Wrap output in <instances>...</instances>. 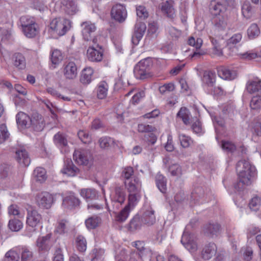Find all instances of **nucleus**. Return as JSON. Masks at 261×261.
Here are the masks:
<instances>
[{"label":"nucleus","mask_w":261,"mask_h":261,"mask_svg":"<svg viewBox=\"0 0 261 261\" xmlns=\"http://www.w3.org/2000/svg\"><path fill=\"white\" fill-rule=\"evenodd\" d=\"M239 181L236 185L235 189L242 190L245 186L250 185L256 175L255 167L247 160L239 161L236 165Z\"/></svg>","instance_id":"1"},{"label":"nucleus","mask_w":261,"mask_h":261,"mask_svg":"<svg viewBox=\"0 0 261 261\" xmlns=\"http://www.w3.org/2000/svg\"><path fill=\"white\" fill-rule=\"evenodd\" d=\"M239 181L236 185L235 189L242 190L245 186L250 185L256 175L255 167L247 160L239 161L236 165Z\"/></svg>","instance_id":"2"},{"label":"nucleus","mask_w":261,"mask_h":261,"mask_svg":"<svg viewBox=\"0 0 261 261\" xmlns=\"http://www.w3.org/2000/svg\"><path fill=\"white\" fill-rule=\"evenodd\" d=\"M153 62L151 58L142 60L135 66L134 73L137 79L145 80L152 76L151 69Z\"/></svg>","instance_id":"3"},{"label":"nucleus","mask_w":261,"mask_h":261,"mask_svg":"<svg viewBox=\"0 0 261 261\" xmlns=\"http://www.w3.org/2000/svg\"><path fill=\"white\" fill-rule=\"evenodd\" d=\"M71 22L69 20L59 17L51 20L49 24V29L53 34L61 36L69 30Z\"/></svg>","instance_id":"4"},{"label":"nucleus","mask_w":261,"mask_h":261,"mask_svg":"<svg viewBox=\"0 0 261 261\" xmlns=\"http://www.w3.org/2000/svg\"><path fill=\"white\" fill-rule=\"evenodd\" d=\"M51 233H48L37 238L36 241V246L39 253H47L49 251L54 244L51 240Z\"/></svg>","instance_id":"5"},{"label":"nucleus","mask_w":261,"mask_h":261,"mask_svg":"<svg viewBox=\"0 0 261 261\" xmlns=\"http://www.w3.org/2000/svg\"><path fill=\"white\" fill-rule=\"evenodd\" d=\"M73 158L79 165L87 166L92 160V155L89 149H79L75 150Z\"/></svg>","instance_id":"6"},{"label":"nucleus","mask_w":261,"mask_h":261,"mask_svg":"<svg viewBox=\"0 0 261 261\" xmlns=\"http://www.w3.org/2000/svg\"><path fill=\"white\" fill-rule=\"evenodd\" d=\"M104 48L101 45L90 46L87 50V57L89 61L99 62L103 57Z\"/></svg>","instance_id":"7"},{"label":"nucleus","mask_w":261,"mask_h":261,"mask_svg":"<svg viewBox=\"0 0 261 261\" xmlns=\"http://www.w3.org/2000/svg\"><path fill=\"white\" fill-rule=\"evenodd\" d=\"M228 2L227 0H213L211 1L210 5V10L212 15L217 16L218 15H226Z\"/></svg>","instance_id":"8"},{"label":"nucleus","mask_w":261,"mask_h":261,"mask_svg":"<svg viewBox=\"0 0 261 261\" xmlns=\"http://www.w3.org/2000/svg\"><path fill=\"white\" fill-rule=\"evenodd\" d=\"M36 202L41 208L48 209L54 203V196L47 192L38 193L36 196Z\"/></svg>","instance_id":"9"},{"label":"nucleus","mask_w":261,"mask_h":261,"mask_svg":"<svg viewBox=\"0 0 261 261\" xmlns=\"http://www.w3.org/2000/svg\"><path fill=\"white\" fill-rule=\"evenodd\" d=\"M181 243L190 252H194L197 249L195 236L187 231L184 232L181 239Z\"/></svg>","instance_id":"10"},{"label":"nucleus","mask_w":261,"mask_h":261,"mask_svg":"<svg viewBox=\"0 0 261 261\" xmlns=\"http://www.w3.org/2000/svg\"><path fill=\"white\" fill-rule=\"evenodd\" d=\"M111 15L114 19L119 22H123L127 17V11L125 7L120 4L114 5L111 9Z\"/></svg>","instance_id":"11"},{"label":"nucleus","mask_w":261,"mask_h":261,"mask_svg":"<svg viewBox=\"0 0 261 261\" xmlns=\"http://www.w3.org/2000/svg\"><path fill=\"white\" fill-rule=\"evenodd\" d=\"M125 193L121 187H116L112 196L111 201L113 206L117 210L119 206L124 203L125 199Z\"/></svg>","instance_id":"12"},{"label":"nucleus","mask_w":261,"mask_h":261,"mask_svg":"<svg viewBox=\"0 0 261 261\" xmlns=\"http://www.w3.org/2000/svg\"><path fill=\"white\" fill-rule=\"evenodd\" d=\"M44 126V120L42 116L37 112L33 113L30 119V127L35 131L41 132Z\"/></svg>","instance_id":"13"},{"label":"nucleus","mask_w":261,"mask_h":261,"mask_svg":"<svg viewBox=\"0 0 261 261\" xmlns=\"http://www.w3.org/2000/svg\"><path fill=\"white\" fill-rule=\"evenodd\" d=\"M63 73L66 79L73 80L77 74V68L73 62H65L63 66Z\"/></svg>","instance_id":"14"},{"label":"nucleus","mask_w":261,"mask_h":261,"mask_svg":"<svg viewBox=\"0 0 261 261\" xmlns=\"http://www.w3.org/2000/svg\"><path fill=\"white\" fill-rule=\"evenodd\" d=\"M146 30V26L144 22L138 21L135 25L134 33L132 37V42L133 44L137 45L142 39Z\"/></svg>","instance_id":"15"},{"label":"nucleus","mask_w":261,"mask_h":261,"mask_svg":"<svg viewBox=\"0 0 261 261\" xmlns=\"http://www.w3.org/2000/svg\"><path fill=\"white\" fill-rule=\"evenodd\" d=\"M55 144L60 148L61 151L65 154L69 152L68 142L64 134L60 132L55 135L54 137Z\"/></svg>","instance_id":"16"},{"label":"nucleus","mask_w":261,"mask_h":261,"mask_svg":"<svg viewBox=\"0 0 261 261\" xmlns=\"http://www.w3.org/2000/svg\"><path fill=\"white\" fill-rule=\"evenodd\" d=\"M124 184L129 193H140L142 184L137 176H133L130 180L124 181Z\"/></svg>","instance_id":"17"},{"label":"nucleus","mask_w":261,"mask_h":261,"mask_svg":"<svg viewBox=\"0 0 261 261\" xmlns=\"http://www.w3.org/2000/svg\"><path fill=\"white\" fill-rule=\"evenodd\" d=\"M215 31L223 32L228 27V18L227 14L218 15L213 20Z\"/></svg>","instance_id":"18"},{"label":"nucleus","mask_w":261,"mask_h":261,"mask_svg":"<svg viewBox=\"0 0 261 261\" xmlns=\"http://www.w3.org/2000/svg\"><path fill=\"white\" fill-rule=\"evenodd\" d=\"M80 171V169L69 159H67L64 161L63 167L61 170L63 174L72 177L78 175Z\"/></svg>","instance_id":"19"},{"label":"nucleus","mask_w":261,"mask_h":261,"mask_svg":"<svg viewBox=\"0 0 261 261\" xmlns=\"http://www.w3.org/2000/svg\"><path fill=\"white\" fill-rule=\"evenodd\" d=\"M41 215L35 210L28 211L27 219V224L34 228L41 223Z\"/></svg>","instance_id":"20"},{"label":"nucleus","mask_w":261,"mask_h":261,"mask_svg":"<svg viewBox=\"0 0 261 261\" xmlns=\"http://www.w3.org/2000/svg\"><path fill=\"white\" fill-rule=\"evenodd\" d=\"M217 247L213 242L206 244L201 251V256L205 260H209L216 255Z\"/></svg>","instance_id":"21"},{"label":"nucleus","mask_w":261,"mask_h":261,"mask_svg":"<svg viewBox=\"0 0 261 261\" xmlns=\"http://www.w3.org/2000/svg\"><path fill=\"white\" fill-rule=\"evenodd\" d=\"M60 2L62 10L68 15H74L78 11L74 0H60Z\"/></svg>","instance_id":"22"},{"label":"nucleus","mask_w":261,"mask_h":261,"mask_svg":"<svg viewBox=\"0 0 261 261\" xmlns=\"http://www.w3.org/2000/svg\"><path fill=\"white\" fill-rule=\"evenodd\" d=\"M246 89L251 94L261 95V80L256 77L249 80L246 84Z\"/></svg>","instance_id":"23"},{"label":"nucleus","mask_w":261,"mask_h":261,"mask_svg":"<svg viewBox=\"0 0 261 261\" xmlns=\"http://www.w3.org/2000/svg\"><path fill=\"white\" fill-rule=\"evenodd\" d=\"M81 26L83 28L82 32L84 39L86 41L90 40L91 34L96 29L95 24L90 21H85L81 24Z\"/></svg>","instance_id":"24"},{"label":"nucleus","mask_w":261,"mask_h":261,"mask_svg":"<svg viewBox=\"0 0 261 261\" xmlns=\"http://www.w3.org/2000/svg\"><path fill=\"white\" fill-rule=\"evenodd\" d=\"M218 76L225 80H232L237 76L236 71L229 68L221 66L217 69Z\"/></svg>","instance_id":"25"},{"label":"nucleus","mask_w":261,"mask_h":261,"mask_svg":"<svg viewBox=\"0 0 261 261\" xmlns=\"http://www.w3.org/2000/svg\"><path fill=\"white\" fill-rule=\"evenodd\" d=\"M174 5V2L172 0H168L162 3L160 6L161 11L170 18H174L176 15Z\"/></svg>","instance_id":"26"},{"label":"nucleus","mask_w":261,"mask_h":261,"mask_svg":"<svg viewBox=\"0 0 261 261\" xmlns=\"http://www.w3.org/2000/svg\"><path fill=\"white\" fill-rule=\"evenodd\" d=\"M15 159L21 166H28L31 162L28 153L25 149L17 150L15 153Z\"/></svg>","instance_id":"27"},{"label":"nucleus","mask_w":261,"mask_h":261,"mask_svg":"<svg viewBox=\"0 0 261 261\" xmlns=\"http://www.w3.org/2000/svg\"><path fill=\"white\" fill-rule=\"evenodd\" d=\"M203 232L205 235L213 238L217 236L221 231V226L217 223H209L206 224L203 228Z\"/></svg>","instance_id":"28"},{"label":"nucleus","mask_w":261,"mask_h":261,"mask_svg":"<svg viewBox=\"0 0 261 261\" xmlns=\"http://www.w3.org/2000/svg\"><path fill=\"white\" fill-rule=\"evenodd\" d=\"M143 222L139 215H135L130 221L128 225V230L130 232H135L141 229Z\"/></svg>","instance_id":"29"},{"label":"nucleus","mask_w":261,"mask_h":261,"mask_svg":"<svg viewBox=\"0 0 261 261\" xmlns=\"http://www.w3.org/2000/svg\"><path fill=\"white\" fill-rule=\"evenodd\" d=\"M80 201L74 195L71 194L66 196L63 200L62 205L69 209L77 207L80 205Z\"/></svg>","instance_id":"30"},{"label":"nucleus","mask_w":261,"mask_h":261,"mask_svg":"<svg viewBox=\"0 0 261 261\" xmlns=\"http://www.w3.org/2000/svg\"><path fill=\"white\" fill-rule=\"evenodd\" d=\"M191 198L198 203H203L206 201L204 191L202 187H197L191 193Z\"/></svg>","instance_id":"31"},{"label":"nucleus","mask_w":261,"mask_h":261,"mask_svg":"<svg viewBox=\"0 0 261 261\" xmlns=\"http://www.w3.org/2000/svg\"><path fill=\"white\" fill-rule=\"evenodd\" d=\"M31 117L23 112H19L16 116L17 124L22 127L28 128L30 127Z\"/></svg>","instance_id":"32"},{"label":"nucleus","mask_w":261,"mask_h":261,"mask_svg":"<svg viewBox=\"0 0 261 261\" xmlns=\"http://www.w3.org/2000/svg\"><path fill=\"white\" fill-rule=\"evenodd\" d=\"M80 194L88 202L97 199L98 196L97 192L94 189L92 188L81 189Z\"/></svg>","instance_id":"33"},{"label":"nucleus","mask_w":261,"mask_h":261,"mask_svg":"<svg viewBox=\"0 0 261 261\" xmlns=\"http://www.w3.org/2000/svg\"><path fill=\"white\" fill-rule=\"evenodd\" d=\"M14 65L19 69H23L26 66V60L24 56L19 53H15L13 56Z\"/></svg>","instance_id":"34"},{"label":"nucleus","mask_w":261,"mask_h":261,"mask_svg":"<svg viewBox=\"0 0 261 261\" xmlns=\"http://www.w3.org/2000/svg\"><path fill=\"white\" fill-rule=\"evenodd\" d=\"M93 70L91 67L85 68L82 72L80 81L83 84H89L92 81Z\"/></svg>","instance_id":"35"},{"label":"nucleus","mask_w":261,"mask_h":261,"mask_svg":"<svg viewBox=\"0 0 261 261\" xmlns=\"http://www.w3.org/2000/svg\"><path fill=\"white\" fill-rule=\"evenodd\" d=\"M142 219L144 224L148 225L153 224L155 222L154 212L152 209L146 211L143 214Z\"/></svg>","instance_id":"36"},{"label":"nucleus","mask_w":261,"mask_h":261,"mask_svg":"<svg viewBox=\"0 0 261 261\" xmlns=\"http://www.w3.org/2000/svg\"><path fill=\"white\" fill-rule=\"evenodd\" d=\"M190 112L186 107H182L176 114V117L182 120L184 123L187 125L190 124Z\"/></svg>","instance_id":"37"},{"label":"nucleus","mask_w":261,"mask_h":261,"mask_svg":"<svg viewBox=\"0 0 261 261\" xmlns=\"http://www.w3.org/2000/svg\"><path fill=\"white\" fill-rule=\"evenodd\" d=\"M140 193H129L128 203L126 206L132 210L138 204L141 198Z\"/></svg>","instance_id":"38"},{"label":"nucleus","mask_w":261,"mask_h":261,"mask_svg":"<svg viewBox=\"0 0 261 261\" xmlns=\"http://www.w3.org/2000/svg\"><path fill=\"white\" fill-rule=\"evenodd\" d=\"M108 85L105 81H101L97 86V96L99 99H103L108 94Z\"/></svg>","instance_id":"39"},{"label":"nucleus","mask_w":261,"mask_h":261,"mask_svg":"<svg viewBox=\"0 0 261 261\" xmlns=\"http://www.w3.org/2000/svg\"><path fill=\"white\" fill-rule=\"evenodd\" d=\"M19 22L21 29L37 24L34 18L29 16H21L19 19Z\"/></svg>","instance_id":"40"},{"label":"nucleus","mask_w":261,"mask_h":261,"mask_svg":"<svg viewBox=\"0 0 261 261\" xmlns=\"http://www.w3.org/2000/svg\"><path fill=\"white\" fill-rule=\"evenodd\" d=\"M156 185L159 190L163 193L167 190L166 179L163 175L158 173L155 176Z\"/></svg>","instance_id":"41"},{"label":"nucleus","mask_w":261,"mask_h":261,"mask_svg":"<svg viewBox=\"0 0 261 261\" xmlns=\"http://www.w3.org/2000/svg\"><path fill=\"white\" fill-rule=\"evenodd\" d=\"M21 260L32 261L34 257V253L29 248L26 246L21 247Z\"/></svg>","instance_id":"42"},{"label":"nucleus","mask_w":261,"mask_h":261,"mask_svg":"<svg viewBox=\"0 0 261 261\" xmlns=\"http://www.w3.org/2000/svg\"><path fill=\"white\" fill-rule=\"evenodd\" d=\"M100 223V218L96 216L90 217L85 221V225L88 229L95 228Z\"/></svg>","instance_id":"43"},{"label":"nucleus","mask_w":261,"mask_h":261,"mask_svg":"<svg viewBox=\"0 0 261 261\" xmlns=\"http://www.w3.org/2000/svg\"><path fill=\"white\" fill-rule=\"evenodd\" d=\"M75 246L80 252H84L87 249V241L86 239L81 235H79L75 239Z\"/></svg>","instance_id":"44"},{"label":"nucleus","mask_w":261,"mask_h":261,"mask_svg":"<svg viewBox=\"0 0 261 261\" xmlns=\"http://www.w3.org/2000/svg\"><path fill=\"white\" fill-rule=\"evenodd\" d=\"M22 31L24 35L29 38L35 37L39 33V27L38 24L36 25L31 26L22 29Z\"/></svg>","instance_id":"45"},{"label":"nucleus","mask_w":261,"mask_h":261,"mask_svg":"<svg viewBox=\"0 0 261 261\" xmlns=\"http://www.w3.org/2000/svg\"><path fill=\"white\" fill-rule=\"evenodd\" d=\"M63 58L60 50L54 49L52 51L50 55V60L52 64L55 65L54 68L62 61Z\"/></svg>","instance_id":"46"},{"label":"nucleus","mask_w":261,"mask_h":261,"mask_svg":"<svg viewBox=\"0 0 261 261\" xmlns=\"http://www.w3.org/2000/svg\"><path fill=\"white\" fill-rule=\"evenodd\" d=\"M33 175L36 180L42 182L46 179V171L41 167L36 168L33 172Z\"/></svg>","instance_id":"47"},{"label":"nucleus","mask_w":261,"mask_h":261,"mask_svg":"<svg viewBox=\"0 0 261 261\" xmlns=\"http://www.w3.org/2000/svg\"><path fill=\"white\" fill-rule=\"evenodd\" d=\"M132 210L130 208L127 207L126 206L115 216V220L118 222H124L128 217L130 212Z\"/></svg>","instance_id":"48"},{"label":"nucleus","mask_w":261,"mask_h":261,"mask_svg":"<svg viewBox=\"0 0 261 261\" xmlns=\"http://www.w3.org/2000/svg\"><path fill=\"white\" fill-rule=\"evenodd\" d=\"M260 34V30L256 23H252L247 30V35L249 39H253Z\"/></svg>","instance_id":"49"},{"label":"nucleus","mask_w":261,"mask_h":261,"mask_svg":"<svg viewBox=\"0 0 261 261\" xmlns=\"http://www.w3.org/2000/svg\"><path fill=\"white\" fill-rule=\"evenodd\" d=\"M99 146L102 149H107L115 144L114 140L109 137L100 138L98 140Z\"/></svg>","instance_id":"50"},{"label":"nucleus","mask_w":261,"mask_h":261,"mask_svg":"<svg viewBox=\"0 0 261 261\" xmlns=\"http://www.w3.org/2000/svg\"><path fill=\"white\" fill-rule=\"evenodd\" d=\"M8 227L12 231H18L23 227L22 222L18 219H13L9 220Z\"/></svg>","instance_id":"51"},{"label":"nucleus","mask_w":261,"mask_h":261,"mask_svg":"<svg viewBox=\"0 0 261 261\" xmlns=\"http://www.w3.org/2000/svg\"><path fill=\"white\" fill-rule=\"evenodd\" d=\"M5 261H19V255L15 249L12 248L8 251L4 258Z\"/></svg>","instance_id":"52"},{"label":"nucleus","mask_w":261,"mask_h":261,"mask_svg":"<svg viewBox=\"0 0 261 261\" xmlns=\"http://www.w3.org/2000/svg\"><path fill=\"white\" fill-rule=\"evenodd\" d=\"M69 228V222L66 220L62 219L58 221L56 231L60 234L64 233L68 231Z\"/></svg>","instance_id":"53"},{"label":"nucleus","mask_w":261,"mask_h":261,"mask_svg":"<svg viewBox=\"0 0 261 261\" xmlns=\"http://www.w3.org/2000/svg\"><path fill=\"white\" fill-rule=\"evenodd\" d=\"M134 170L133 168L130 166H127L123 169L121 176L125 181H128L134 176Z\"/></svg>","instance_id":"54"},{"label":"nucleus","mask_w":261,"mask_h":261,"mask_svg":"<svg viewBox=\"0 0 261 261\" xmlns=\"http://www.w3.org/2000/svg\"><path fill=\"white\" fill-rule=\"evenodd\" d=\"M136 10L137 16L141 19H146L149 16L147 10L143 5H137Z\"/></svg>","instance_id":"55"},{"label":"nucleus","mask_w":261,"mask_h":261,"mask_svg":"<svg viewBox=\"0 0 261 261\" xmlns=\"http://www.w3.org/2000/svg\"><path fill=\"white\" fill-rule=\"evenodd\" d=\"M221 147L224 151L228 153H232L236 149L235 145L228 141H222Z\"/></svg>","instance_id":"56"},{"label":"nucleus","mask_w":261,"mask_h":261,"mask_svg":"<svg viewBox=\"0 0 261 261\" xmlns=\"http://www.w3.org/2000/svg\"><path fill=\"white\" fill-rule=\"evenodd\" d=\"M250 107L253 110H258L261 108V95H257L252 98Z\"/></svg>","instance_id":"57"},{"label":"nucleus","mask_w":261,"mask_h":261,"mask_svg":"<svg viewBox=\"0 0 261 261\" xmlns=\"http://www.w3.org/2000/svg\"><path fill=\"white\" fill-rule=\"evenodd\" d=\"M252 7L249 2H246L242 6V11L243 16L247 19L250 18L251 16Z\"/></svg>","instance_id":"58"},{"label":"nucleus","mask_w":261,"mask_h":261,"mask_svg":"<svg viewBox=\"0 0 261 261\" xmlns=\"http://www.w3.org/2000/svg\"><path fill=\"white\" fill-rule=\"evenodd\" d=\"M9 133L5 124L0 125V144L4 142L9 137Z\"/></svg>","instance_id":"59"},{"label":"nucleus","mask_w":261,"mask_h":261,"mask_svg":"<svg viewBox=\"0 0 261 261\" xmlns=\"http://www.w3.org/2000/svg\"><path fill=\"white\" fill-rule=\"evenodd\" d=\"M260 199L257 196H255L252 198L249 203L250 208L254 211H257L260 206Z\"/></svg>","instance_id":"60"},{"label":"nucleus","mask_w":261,"mask_h":261,"mask_svg":"<svg viewBox=\"0 0 261 261\" xmlns=\"http://www.w3.org/2000/svg\"><path fill=\"white\" fill-rule=\"evenodd\" d=\"M181 145L184 147H188L192 143L191 138L184 134H179L178 136Z\"/></svg>","instance_id":"61"},{"label":"nucleus","mask_w":261,"mask_h":261,"mask_svg":"<svg viewBox=\"0 0 261 261\" xmlns=\"http://www.w3.org/2000/svg\"><path fill=\"white\" fill-rule=\"evenodd\" d=\"M215 75L212 71H208L204 73V80L209 87H213L215 82Z\"/></svg>","instance_id":"62"},{"label":"nucleus","mask_w":261,"mask_h":261,"mask_svg":"<svg viewBox=\"0 0 261 261\" xmlns=\"http://www.w3.org/2000/svg\"><path fill=\"white\" fill-rule=\"evenodd\" d=\"M169 171L172 176H179L181 175V167L176 164L171 165L169 168Z\"/></svg>","instance_id":"63"},{"label":"nucleus","mask_w":261,"mask_h":261,"mask_svg":"<svg viewBox=\"0 0 261 261\" xmlns=\"http://www.w3.org/2000/svg\"><path fill=\"white\" fill-rule=\"evenodd\" d=\"M154 129L153 126L149 124L141 123L138 125V130L140 133H151Z\"/></svg>","instance_id":"64"}]
</instances>
